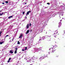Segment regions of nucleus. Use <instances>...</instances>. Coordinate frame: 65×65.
Returning a JSON list of instances; mask_svg holds the SVG:
<instances>
[{
  "label": "nucleus",
  "mask_w": 65,
  "mask_h": 65,
  "mask_svg": "<svg viewBox=\"0 0 65 65\" xmlns=\"http://www.w3.org/2000/svg\"><path fill=\"white\" fill-rule=\"evenodd\" d=\"M2 4H5L4 3H2Z\"/></svg>",
  "instance_id": "obj_29"
},
{
  "label": "nucleus",
  "mask_w": 65,
  "mask_h": 65,
  "mask_svg": "<svg viewBox=\"0 0 65 65\" xmlns=\"http://www.w3.org/2000/svg\"><path fill=\"white\" fill-rule=\"evenodd\" d=\"M23 34H21V35H20V36L19 37V38H21L22 37H23Z\"/></svg>",
  "instance_id": "obj_9"
},
{
  "label": "nucleus",
  "mask_w": 65,
  "mask_h": 65,
  "mask_svg": "<svg viewBox=\"0 0 65 65\" xmlns=\"http://www.w3.org/2000/svg\"><path fill=\"white\" fill-rule=\"evenodd\" d=\"M48 53H49V54H50V52H48Z\"/></svg>",
  "instance_id": "obj_31"
},
{
  "label": "nucleus",
  "mask_w": 65,
  "mask_h": 65,
  "mask_svg": "<svg viewBox=\"0 0 65 65\" xmlns=\"http://www.w3.org/2000/svg\"><path fill=\"white\" fill-rule=\"evenodd\" d=\"M9 52L10 53H11V54H13V52L11 50Z\"/></svg>",
  "instance_id": "obj_11"
},
{
  "label": "nucleus",
  "mask_w": 65,
  "mask_h": 65,
  "mask_svg": "<svg viewBox=\"0 0 65 65\" xmlns=\"http://www.w3.org/2000/svg\"><path fill=\"white\" fill-rule=\"evenodd\" d=\"M58 32V31L57 30H56L55 31V33H54L53 34V35H54L55 34H57V33Z\"/></svg>",
  "instance_id": "obj_6"
},
{
  "label": "nucleus",
  "mask_w": 65,
  "mask_h": 65,
  "mask_svg": "<svg viewBox=\"0 0 65 65\" xmlns=\"http://www.w3.org/2000/svg\"><path fill=\"white\" fill-rule=\"evenodd\" d=\"M43 59H44V58L43 57V56H42V57H40L39 58V60H40V61H41V60H42Z\"/></svg>",
  "instance_id": "obj_4"
},
{
  "label": "nucleus",
  "mask_w": 65,
  "mask_h": 65,
  "mask_svg": "<svg viewBox=\"0 0 65 65\" xmlns=\"http://www.w3.org/2000/svg\"><path fill=\"white\" fill-rule=\"evenodd\" d=\"M25 18H26V19H27V17L26 16L25 17Z\"/></svg>",
  "instance_id": "obj_33"
},
{
  "label": "nucleus",
  "mask_w": 65,
  "mask_h": 65,
  "mask_svg": "<svg viewBox=\"0 0 65 65\" xmlns=\"http://www.w3.org/2000/svg\"><path fill=\"white\" fill-rule=\"evenodd\" d=\"M31 26V23H30L29 24V26L30 27Z\"/></svg>",
  "instance_id": "obj_24"
},
{
  "label": "nucleus",
  "mask_w": 65,
  "mask_h": 65,
  "mask_svg": "<svg viewBox=\"0 0 65 65\" xmlns=\"http://www.w3.org/2000/svg\"><path fill=\"white\" fill-rule=\"evenodd\" d=\"M2 31H0V36H1V34L2 33Z\"/></svg>",
  "instance_id": "obj_16"
},
{
  "label": "nucleus",
  "mask_w": 65,
  "mask_h": 65,
  "mask_svg": "<svg viewBox=\"0 0 65 65\" xmlns=\"http://www.w3.org/2000/svg\"><path fill=\"white\" fill-rule=\"evenodd\" d=\"M48 40V41H50V39H49V40Z\"/></svg>",
  "instance_id": "obj_36"
},
{
  "label": "nucleus",
  "mask_w": 65,
  "mask_h": 65,
  "mask_svg": "<svg viewBox=\"0 0 65 65\" xmlns=\"http://www.w3.org/2000/svg\"><path fill=\"white\" fill-rule=\"evenodd\" d=\"M7 36H8V35H6V36L5 37V38H6V37H7Z\"/></svg>",
  "instance_id": "obj_19"
},
{
  "label": "nucleus",
  "mask_w": 65,
  "mask_h": 65,
  "mask_svg": "<svg viewBox=\"0 0 65 65\" xmlns=\"http://www.w3.org/2000/svg\"><path fill=\"white\" fill-rule=\"evenodd\" d=\"M6 3H8V1H6Z\"/></svg>",
  "instance_id": "obj_18"
},
{
  "label": "nucleus",
  "mask_w": 65,
  "mask_h": 65,
  "mask_svg": "<svg viewBox=\"0 0 65 65\" xmlns=\"http://www.w3.org/2000/svg\"><path fill=\"white\" fill-rule=\"evenodd\" d=\"M10 60H11V58H9V60L10 61Z\"/></svg>",
  "instance_id": "obj_22"
},
{
  "label": "nucleus",
  "mask_w": 65,
  "mask_h": 65,
  "mask_svg": "<svg viewBox=\"0 0 65 65\" xmlns=\"http://www.w3.org/2000/svg\"><path fill=\"white\" fill-rule=\"evenodd\" d=\"M3 13H2L1 14V15H3Z\"/></svg>",
  "instance_id": "obj_20"
},
{
  "label": "nucleus",
  "mask_w": 65,
  "mask_h": 65,
  "mask_svg": "<svg viewBox=\"0 0 65 65\" xmlns=\"http://www.w3.org/2000/svg\"><path fill=\"white\" fill-rule=\"evenodd\" d=\"M3 43V42H0V44H2V43Z\"/></svg>",
  "instance_id": "obj_17"
},
{
  "label": "nucleus",
  "mask_w": 65,
  "mask_h": 65,
  "mask_svg": "<svg viewBox=\"0 0 65 65\" xmlns=\"http://www.w3.org/2000/svg\"><path fill=\"white\" fill-rule=\"evenodd\" d=\"M31 12V11H29L27 12L26 14V17H27V15H29V13Z\"/></svg>",
  "instance_id": "obj_2"
},
{
  "label": "nucleus",
  "mask_w": 65,
  "mask_h": 65,
  "mask_svg": "<svg viewBox=\"0 0 65 65\" xmlns=\"http://www.w3.org/2000/svg\"><path fill=\"white\" fill-rule=\"evenodd\" d=\"M1 13H0V15H1Z\"/></svg>",
  "instance_id": "obj_37"
},
{
  "label": "nucleus",
  "mask_w": 65,
  "mask_h": 65,
  "mask_svg": "<svg viewBox=\"0 0 65 65\" xmlns=\"http://www.w3.org/2000/svg\"><path fill=\"white\" fill-rule=\"evenodd\" d=\"M39 49L40 50V49H41V48H39Z\"/></svg>",
  "instance_id": "obj_35"
},
{
  "label": "nucleus",
  "mask_w": 65,
  "mask_h": 65,
  "mask_svg": "<svg viewBox=\"0 0 65 65\" xmlns=\"http://www.w3.org/2000/svg\"><path fill=\"white\" fill-rule=\"evenodd\" d=\"M41 50L42 51V49H41Z\"/></svg>",
  "instance_id": "obj_39"
},
{
  "label": "nucleus",
  "mask_w": 65,
  "mask_h": 65,
  "mask_svg": "<svg viewBox=\"0 0 65 65\" xmlns=\"http://www.w3.org/2000/svg\"><path fill=\"white\" fill-rule=\"evenodd\" d=\"M27 47H25V50H27Z\"/></svg>",
  "instance_id": "obj_21"
},
{
  "label": "nucleus",
  "mask_w": 65,
  "mask_h": 65,
  "mask_svg": "<svg viewBox=\"0 0 65 65\" xmlns=\"http://www.w3.org/2000/svg\"><path fill=\"white\" fill-rule=\"evenodd\" d=\"M8 19H10V16L8 18Z\"/></svg>",
  "instance_id": "obj_28"
},
{
  "label": "nucleus",
  "mask_w": 65,
  "mask_h": 65,
  "mask_svg": "<svg viewBox=\"0 0 65 65\" xmlns=\"http://www.w3.org/2000/svg\"><path fill=\"white\" fill-rule=\"evenodd\" d=\"M44 38H45L44 37H43L42 38V39L43 40H44Z\"/></svg>",
  "instance_id": "obj_13"
},
{
  "label": "nucleus",
  "mask_w": 65,
  "mask_h": 65,
  "mask_svg": "<svg viewBox=\"0 0 65 65\" xmlns=\"http://www.w3.org/2000/svg\"><path fill=\"white\" fill-rule=\"evenodd\" d=\"M52 48H51L49 49V50H50V51L52 53H54L56 51V49L55 48H54V46L52 45L51 46ZM53 47V48L52 47Z\"/></svg>",
  "instance_id": "obj_1"
},
{
  "label": "nucleus",
  "mask_w": 65,
  "mask_h": 65,
  "mask_svg": "<svg viewBox=\"0 0 65 65\" xmlns=\"http://www.w3.org/2000/svg\"><path fill=\"white\" fill-rule=\"evenodd\" d=\"M41 40H42L41 39H40L39 40V41H41Z\"/></svg>",
  "instance_id": "obj_27"
},
{
  "label": "nucleus",
  "mask_w": 65,
  "mask_h": 65,
  "mask_svg": "<svg viewBox=\"0 0 65 65\" xmlns=\"http://www.w3.org/2000/svg\"><path fill=\"white\" fill-rule=\"evenodd\" d=\"M29 24H27V25L26 26V28H29Z\"/></svg>",
  "instance_id": "obj_10"
},
{
  "label": "nucleus",
  "mask_w": 65,
  "mask_h": 65,
  "mask_svg": "<svg viewBox=\"0 0 65 65\" xmlns=\"http://www.w3.org/2000/svg\"><path fill=\"white\" fill-rule=\"evenodd\" d=\"M15 51L14 53V54H17V50H18V48H15Z\"/></svg>",
  "instance_id": "obj_3"
},
{
  "label": "nucleus",
  "mask_w": 65,
  "mask_h": 65,
  "mask_svg": "<svg viewBox=\"0 0 65 65\" xmlns=\"http://www.w3.org/2000/svg\"><path fill=\"white\" fill-rule=\"evenodd\" d=\"M47 56V55H43V58H46Z\"/></svg>",
  "instance_id": "obj_5"
},
{
  "label": "nucleus",
  "mask_w": 65,
  "mask_h": 65,
  "mask_svg": "<svg viewBox=\"0 0 65 65\" xmlns=\"http://www.w3.org/2000/svg\"><path fill=\"white\" fill-rule=\"evenodd\" d=\"M29 30H27L26 33H25L26 34H28V33H29Z\"/></svg>",
  "instance_id": "obj_8"
},
{
  "label": "nucleus",
  "mask_w": 65,
  "mask_h": 65,
  "mask_svg": "<svg viewBox=\"0 0 65 65\" xmlns=\"http://www.w3.org/2000/svg\"><path fill=\"white\" fill-rule=\"evenodd\" d=\"M25 51V50H24L23 49V50H22V51Z\"/></svg>",
  "instance_id": "obj_30"
},
{
  "label": "nucleus",
  "mask_w": 65,
  "mask_h": 65,
  "mask_svg": "<svg viewBox=\"0 0 65 65\" xmlns=\"http://www.w3.org/2000/svg\"><path fill=\"white\" fill-rule=\"evenodd\" d=\"M25 4H27V3H25Z\"/></svg>",
  "instance_id": "obj_34"
},
{
  "label": "nucleus",
  "mask_w": 65,
  "mask_h": 65,
  "mask_svg": "<svg viewBox=\"0 0 65 65\" xmlns=\"http://www.w3.org/2000/svg\"><path fill=\"white\" fill-rule=\"evenodd\" d=\"M59 27H60V26H61V22H59Z\"/></svg>",
  "instance_id": "obj_12"
},
{
  "label": "nucleus",
  "mask_w": 65,
  "mask_h": 65,
  "mask_svg": "<svg viewBox=\"0 0 65 65\" xmlns=\"http://www.w3.org/2000/svg\"><path fill=\"white\" fill-rule=\"evenodd\" d=\"M8 63H9V60L8 61Z\"/></svg>",
  "instance_id": "obj_32"
},
{
  "label": "nucleus",
  "mask_w": 65,
  "mask_h": 65,
  "mask_svg": "<svg viewBox=\"0 0 65 65\" xmlns=\"http://www.w3.org/2000/svg\"><path fill=\"white\" fill-rule=\"evenodd\" d=\"M10 18H12V16H10Z\"/></svg>",
  "instance_id": "obj_26"
},
{
  "label": "nucleus",
  "mask_w": 65,
  "mask_h": 65,
  "mask_svg": "<svg viewBox=\"0 0 65 65\" xmlns=\"http://www.w3.org/2000/svg\"><path fill=\"white\" fill-rule=\"evenodd\" d=\"M1 12V11H0V12Z\"/></svg>",
  "instance_id": "obj_38"
},
{
  "label": "nucleus",
  "mask_w": 65,
  "mask_h": 65,
  "mask_svg": "<svg viewBox=\"0 0 65 65\" xmlns=\"http://www.w3.org/2000/svg\"><path fill=\"white\" fill-rule=\"evenodd\" d=\"M47 4H48V5H50V3H47Z\"/></svg>",
  "instance_id": "obj_25"
},
{
  "label": "nucleus",
  "mask_w": 65,
  "mask_h": 65,
  "mask_svg": "<svg viewBox=\"0 0 65 65\" xmlns=\"http://www.w3.org/2000/svg\"><path fill=\"white\" fill-rule=\"evenodd\" d=\"M53 36H54V38H57V35L54 34H54H53Z\"/></svg>",
  "instance_id": "obj_7"
},
{
  "label": "nucleus",
  "mask_w": 65,
  "mask_h": 65,
  "mask_svg": "<svg viewBox=\"0 0 65 65\" xmlns=\"http://www.w3.org/2000/svg\"><path fill=\"white\" fill-rule=\"evenodd\" d=\"M54 47H55V48H56V47H58V46L56 45H55L54 46Z\"/></svg>",
  "instance_id": "obj_14"
},
{
  "label": "nucleus",
  "mask_w": 65,
  "mask_h": 65,
  "mask_svg": "<svg viewBox=\"0 0 65 65\" xmlns=\"http://www.w3.org/2000/svg\"><path fill=\"white\" fill-rule=\"evenodd\" d=\"M25 13V12H23V14H24V13Z\"/></svg>",
  "instance_id": "obj_23"
},
{
  "label": "nucleus",
  "mask_w": 65,
  "mask_h": 65,
  "mask_svg": "<svg viewBox=\"0 0 65 65\" xmlns=\"http://www.w3.org/2000/svg\"><path fill=\"white\" fill-rule=\"evenodd\" d=\"M18 44H20V42H19V41H18Z\"/></svg>",
  "instance_id": "obj_15"
}]
</instances>
